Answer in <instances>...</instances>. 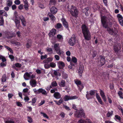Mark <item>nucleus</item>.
<instances>
[{
  "instance_id": "obj_1",
  "label": "nucleus",
  "mask_w": 123,
  "mask_h": 123,
  "mask_svg": "<svg viewBox=\"0 0 123 123\" xmlns=\"http://www.w3.org/2000/svg\"><path fill=\"white\" fill-rule=\"evenodd\" d=\"M112 18L113 17H107L105 16H101V21L103 27L107 29V31H108L110 34L119 38L120 37V36L118 35L116 32L114 31L113 29L108 27V24L110 25H112Z\"/></svg>"
},
{
  "instance_id": "obj_2",
  "label": "nucleus",
  "mask_w": 123,
  "mask_h": 123,
  "mask_svg": "<svg viewBox=\"0 0 123 123\" xmlns=\"http://www.w3.org/2000/svg\"><path fill=\"white\" fill-rule=\"evenodd\" d=\"M81 29L85 39L87 41L91 40V33L88 27L86 25L83 24L81 25Z\"/></svg>"
},
{
  "instance_id": "obj_3",
  "label": "nucleus",
  "mask_w": 123,
  "mask_h": 123,
  "mask_svg": "<svg viewBox=\"0 0 123 123\" xmlns=\"http://www.w3.org/2000/svg\"><path fill=\"white\" fill-rule=\"evenodd\" d=\"M67 8L68 11L70 12L72 16L75 18L78 17L79 11L76 7L73 5L71 6L68 5Z\"/></svg>"
},
{
  "instance_id": "obj_4",
  "label": "nucleus",
  "mask_w": 123,
  "mask_h": 123,
  "mask_svg": "<svg viewBox=\"0 0 123 123\" xmlns=\"http://www.w3.org/2000/svg\"><path fill=\"white\" fill-rule=\"evenodd\" d=\"M77 41L75 34H74L69 39L68 43L70 45L73 46L75 44Z\"/></svg>"
},
{
  "instance_id": "obj_5",
  "label": "nucleus",
  "mask_w": 123,
  "mask_h": 123,
  "mask_svg": "<svg viewBox=\"0 0 123 123\" xmlns=\"http://www.w3.org/2000/svg\"><path fill=\"white\" fill-rule=\"evenodd\" d=\"M75 116L78 118H81L82 117L85 116V114L83 109L79 110L76 111L75 114Z\"/></svg>"
},
{
  "instance_id": "obj_6",
  "label": "nucleus",
  "mask_w": 123,
  "mask_h": 123,
  "mask_svg": "<svg viewBox=\"0 0 123 123\" xmlns=\"http://www.w3.org/2000/svg\"><path fill=\"white\" fill-rule=\"evenodd\" d=\"M96 91L94 90H92L90 91V93L88 91L86 92V97L88 100L91 98L92 97L91 96L94 95Z\"/></svg>"
},
{
  "instance_id": "obj_7",
  "label": "nucleus",
  "mask_w": 123,
  "mask_h": 123,
  "mask_svg": "<svg viewBox=\"0 0 123 123\" xmlns=\"http://www.w3.org/2000/svg\"><path fill=\"white\" fill-rule=\"evenodd\" d=\"M113 49L115 52L117 53L121 48V44L120 43L115 44L113 46Z\"/></svg>"
},
{
  "instance_id": "obj_8",
  "label": "nucleus",
  "mask_w": 123,
  "mask_h": 123,
  "mask_svg": "<svg viewBox=\"0 0 123 123\" xmlns=\"http://www.w3.org/2000/svg\"><path fill=\"white\" fill-rule=\"evenodd\" d=\"M100 59L99 61L98 62L99 66L101 67L103 66L105 62V57L102 55L100 56Z\"/></svg>"
},
{
  "instance_id": "obj_9",
  "label": "nucleus",
  "mask_w": 123,
  "mask_h": 123,
  "mask_svg": "<svg viewBox=\"0 0 123 123\" xmlns=\"http://www.w3.org/2000/svg\"><path fill=\"white\" fill-rule=\"evenodd\" d=\"M78 98V97L76 96H70L67 95H66L64 97L63 99L64 101H67L70 100L76 99Z\"/></svg>"
},
{
  "instance_id": "obj_10",
  "label": "nucleus",
  "mask_w": 123,
  "mask_h": 123,
  "mask_svg": "<svg viewBox=\"0 0 123 123\" xmlns=\"http://www.w3.org/2000/svg\"><path fill=\"white\" fill-rule=\"evenodd\" d=\"M61 20L62 22L63 26L68 30L69 31V25L65 19V18H62L61 19Z\"/></svg>"
},
{
  "instance_id": "obj_11",
  "label": "nucleus",
  "mask_w": 123,
  "mask_h": 123,
  "mask_svg": "<svg viewBox=\"0 0 123 123\" xmlns=\"http://www.w3.org/2000/svg\"><path fill=\"white\" fill-rule=\"evenodd\" d=\"M117 17L120 24L123 27V18L122 16L120 14H117Z\"/></svg>"
},
{
  "instance_id": "obj_12",
  "label": "nucleus",
  "mask_w": 123,
  "mask_h": 123,
  "mask_svg": "<svg viewBox=\"0 0 123 123\" xmlns=\"http://www.w3.org/2000/svg\"><path fill=\"white\" fill-rule=\"evenodd\" d=\"M99 92L101 96L105 102L106 101V98L105 93L101 89H100Z\"/></svg>"
},
{
  "instance_id": "obj_13",
  "label": "nucleus",
  "mask_w": 123,
  "mask_h": 123,
  "mask_svg": "<svg viewBox=\"0 0 123 123\" xmlns=\"http://www.w3.org/2000/svg\"><path fill=\"white\" fill-rule=\"evenodd\" d=\"M30 83L32 87H35L37 84L36 81L34 79H31L30 81Z\"/></svg>"
},
{
  "instance_id": "obj_14",
  "label": "nucleus",
  "mask_w": 123,
  "mask_h": 123,
  "mask_svg": "<svg viewBox=\"0 0 123 123\" xmlns=\"http://www.w3.org/2000/svg\"><path fill=\"white\" fill-rule=\"evenodd\" d=\"M6 37L8 39H10L15 36V34L13 33H11L7 32L6 34Z\"/></svg>"
},
{
  "instance_id": "obj_15",
  "label": "nucleus",
  "mask_w": 123,
  "mask_h": 123,
  "mask_svg": "<svg viewBox=\"0 0 123 123\" xmlns=\"http://www.w3.org/2000/svg\"><path fill=\"white\" fill-rule=\"evenodd\" d=\"M56 30L55 29H52L49 32V35L50 37H53L56 33Z\"/></svg>"
},
{
  "instance_id": "obj_16",
  "label": "nucleus",
  "mask_w": 123,
  "mask_h": 123,
  "mask_svg": "<svg viewBox=\"0 0 123 123\" xmlns=\"http://www.w3.org/2000/svg\"><path fill=\"white\" fill-rule=\"evenodd\" d=\"M16 18L14 20V22L15 23L16 26L17 28L18 29L20 25V21L19 20H18L17 19V16L16 15H15Z\"/></svg>"
},
{
  "instance_id": "obj_17",
  "label": "nucleus",
  "mask_w": 123,
  "mask_h": 123,
  "mask_svg": "<svg viewBox=\"0 0 123 123\" xmlns=\"http://www.w3.org/2000/svg\"><path fill=\"white\" fill-rule=\"evenodd\" d=\"M39 94L40 93H41L44 95L47 96V93L46 91L44 89L42 88H40L38 89Z\"/></svg>"
},
{
  "instance_id": "obj_18",
  "label": "nucleus",
  "mask_w": 123,
  "mask_h": 123,
  "mask_svg": "<svg viewBox=\"0 0 123 123\" xmlns=\"http://www.w3.org/2000/svg\"><path fill=\"white\" fill-rule=\"evenodd\" d=\"M20 19L21 20L22 24L24 26H26V20L23 16L21 15L20 17Z\"/></svg>"
},
{
  "instance_id": "obj_19",
  "label": "nucleus",
  "mask_w": 123,
  "mask_h": 123,
  "mask_svg": "<svg viewBox=\"0 0 123 123\" xmlns=\"http://www.w3.org/2000/svg\"><path fill=\"white\" fill-rule=\"evenodd\" d=\"M58 68L60 69H62L65 66L64 63L62 62L59 61L58 62Z\"/></svg>"
},
{
  "instance_id": "obj_20",
  "label": "nucleus",
  "mask_w": 123,
  "mask_h": 123,
  "mask_svg": "<svg viewBox=\"0 0 123 123\" xmlns=\"http://www.w3.org/2000/svg\"><path fill=\"white\" fill-rule=\"evenodd\" d=\"M96 98L99 103L102 105H103L104 103L102 100L101 98L99 96L97 93H96Z\"/></svg>"
},
{
  "instance_id": "obj_21",
  "label": "nucleus",
  "mask_w": 123,
  "mask_h": 123,
  "mask_svg": "<svg viewBox=\"0 0 123 123\" xmlns=\"http://www.w3.org/2000/svg\"><path fill=\"white\" fill-rule=\"evenodd\" d=\"M50 12L53 14H55L57 11V9L55 6H53L50 8Z\"/></svg>"
},
{
  "instance_id": "obj_22",
  "label": "nucleus",
  "mask_w": 123,
  "mask_h": 123,
  "mask_svg": "<svg viewBox=\"0 0 123 123\" xmlns=\"http://www.w3.org/2000/svg\"><path fill=\"white\" fill-rule=\"evenodd\" d=\"M31 73H32L31 72H30L29 73H28L27 72L25 73L24 75V77L25 79L26 80H28V79L27 78V77L28 78H30L31 76L30 74H31Z\"/></svg>"
},
{
  "instance_id": "obj_23",
  "label": "nucleus",
  "mask_w": 123,
  "mask_h": 123,
  "mask_svg": "<svg viewBox=\"0 0 123 123\" xmlns=\"http://www.w3.org/2000/svg\"><path fill=\"white\" fill-rule=\"evenodd\" d=\"M53 96L56 99H59L61 98V96L60 93L58 92H55Z\"/></svg>"
},
{
  "instance_id": "obj_24",
  "label": "nucleus",
  "mask_w": 123,
  "mask_h": 123,
  "mask_svg": "<svg viewBox=\"0 0 123 123\" xmlns=\"http://www.w3.org/2000/svg\"><path fill=\"white\" fill-rule=\"evenodd\" d=\"M89 10V7H87L85 8L84 9H82V11L83 13H85L86 16H87L88 15V11Z\"/></svg>"
},
{
  "instance_id": "obj_25",
  "label": "nucleus",
  "mask_w": 123,
  "mask_h": 123,
  "mask_svg": "<svg viewBox=\"0 0 123 123\" xmlns=\"http://www.w3.org/2000/svg\"><path fill=\"white\" fill-rule=\"evenodd\" d=\"M59 85L60 87H64L66 85L65 81V80H62L59 83Z\"/></svg>"
},
{
  "instance_id": "obj_26",
  "label": "nucleus",
  "mask_w": 123,
  "mask_h": 123,
  "mask_svg": "<svg viewBox=\"0 0 123 123\" xmlns=\"http://www.w3.org/2000/svg\"><path fill=\"white\" fill-rule=\"evenodd\" d=\"M0 15H3V16H5L6 17L8 16L7 12L3 10H0Z\"/></svg>"
},
{
  "instance_id": "obj_27",
  "label": "nucleus",
  "mask_w": 123,
  "mask_h": 123,
  "mask_svg": "<svg viewBox=\"0 0 123 123\" xmlns=\"http://www.w3.org/2000/svg\"><path fill=\"white\" fill-rule=\"evenodd\" d=\"M48 15L52 20L53 21L55 20V17L52 14L49 13L48 14Z\"/></svg>"
},
{
  "instance_id": "obj_28",
  "label": "nucleus",
  "mask_w": 123,
  "mask_h": 123,
  "mask_svg": "<svg viewBox=\"0 0 123 123\" xmlns=\"http://www.w3.org/2000/svg\"><path fill=\"white\" fill-rule=\"evenodd\" d=\"M54 101L55 103L56 104L58 105H60V104H62L63 102L62 99L61 98L58 101H57L56 100H54Z\"/></svg>"
},
{
  "instance_id": "obj_29",
  "label": "nucleus",
  "mask_w": 123,
  "mask_h": 123,
  "mask_svg": "<svg viewBox=\"0 0 123 123\" xmlns=\"http://www.w3.org/2000/svg\"><path fill=\"white\" fill-rule=\"evenodd\" d=\"M24 4V6L25 9L26 11L28 10H29V7L28 2L27 3L26 2Z\"/></svg>"
},
{
  "instance_id": "obj_30",
  "label": "nucleus",
  "mask_w": 123,
  "mask_h": 123,
  "mask_svg": "<svg viewBox=\"0 0 123 123\" xmlns=\"http://www.w3.org/2000/svg\"><path fill=\"white\" fill-rule=\"evenodd\" d=\"M59 44L58 43H55V44L54 46V48L55 50L56 51H58L59 49Z\"/></svg>"
},
{
  "instance_id": "obj_31",
  "label": "nucleus",
  "mask_w": 123,
  "mask_h": 123,
  "mask_svg": "<svg viewBox=\"0 0 123 123\" xmlns=\"http://www.w3.org/2000/svg\"><path fill=\"white\" fill-rule=\"evenodd\" d=\"M113 111H112L111 112L108 111L106 115L107 117L109 118L113 114Z\"/></svg>"
},
{
  "instance_id": "obj_32",
  "label": "nucleus",
  "mask_w": 123,
  "mask_h": 123,
  "mask_svg": "<svg viewBox=\"0 0 123 123\" xmlns=\"http://www.w3.org/2000/svg\"><path fill=\"white\" fill-rule=\"evenodd\" d=\"M84 70V68L83 67H82L81 66V67H80L79 68L78 70V72L79 74H81L83 72V71Z\"/></svg>"
},
{
  "instance_id": "obj_33",
  "label": "nucleus",
  "mask_w": 123,
  "mask_h": 123,
  "mask_svg": "<svg viewBox=\"0 0 123 123\" xmlns=\"http://www.w3.org/2000/svg\"><path fill=\"white\" fill-rule=\"evenodd\" d=\"M0 60H1L3 62H5L6 61V60L5 57L1 55H0Z\"/></svg>"
},
{
  "instance_id": "obj_34",
  "label": "nucleus",
  "mask_w": 123,
  "mask_h": 123,
  "mask_svg": "<svg viewBox=\"0 0 123 123\" xmlns=\"http://www.w3.org/2000/svg\"><path fill=\"white\" fill-rule=\"evenodd\" d=\"M71 61L74 63H76L77 62V59L74 56L72 57Z\"/></svg>"
},
{
  "instance_id": "obj_35",
  "label": "nucleus",
  "mask_w": 123,
  "mask_h": 123,
  "mask_svg": "<svg viewBox=\"0 0 123 123\" xmlns=\"http://www.w3.org/2000/svg\"><path fill=\"white\" fill-rule=\"evenodd\" d=\"M7 64V62H2L0 64V66L1 68L6 67Z\"/></svg>"
},
{
  "instance_id": "obj_36",
  "label": "nucleus",
  "mask_w": 123,
  "mask_h": 123,
  "mask_svg": "<svg viewBox=\"0 0 123 123\" xmlns=\"http://www.w3.org/2000/svg\"><path fill=\"white\" fill-rule=\"evenodd\" d=\"M54 74L56 76H60L61 74L59 72H57L56 70H54Z\"/></svg>"
},
{
  "instance_id": "obj_37",
  "label": "nucleus",
  "mask_w": 123,
  "mask_h": 123,
  "mask_svg": "<svg viewBox=\"0 0 123 123\" xmlns=\"http://www.w3.org/2000/svg\"><path fill=\"white\" fill-rule=\"evenodd\" d=\"M62 27V25L60 23H57V24L55 28L57 29H59Z\"/></svg>"
},
{
  "instance_id": "obj_38",
  "label": "nucleus",
  "mask_w": 123,
  "mask_h": 123,
  "mask_svg": "<svg viewBox=\"0 0 123 123\" xmlns=\"http://www.w3.org/2000/svg\"><path fill=\"white\" fill-rule=\"evenodd\" d=\"M97 54V52L95 50H93L92 53V57L93 58H94L96 56Z\"/></svg>"
},
{
  "instance_id": "obj_39",
  "label": "nucleus",
  "mask_w": 123,
  "mask_h": 123,
  "mask_svg": "<svg viewBox=\"0 0 123 123\" xmlns=\"http://www.w3.org/2000/svg\"><path fill=\"white\" fill-rule=\"evenodd\" d=\"M79 88V89L80 92H81L82 89H83L84 86L83 84H81V85H80L78 86Z\"/></svg>"
},
{
  "instance_id": "obj_40",
  "label": "nucleus",
  "mask_w": 123,
  "mask_h": 123,
  "mask_svg": "<svg viewBox=\"0 0 123 123\" xmlns=\"http://www.w3.org/2000/svg\"><path fill=\"white\" fill-rule=\"evenodd\" d=\"M118 94L121 98H123V93L121 91H118Z\"/></svg>"
},
{
  "instance_id": "obj_41",
  "label": "nucleus",
  "mask_w": 123,
  "mask_h": 123,
  "mask_svg": "<svg viewBox=\"0 0 123 123\" xmlns=\"http://www.w3.org/2000/svg\"><path fill=\"white\" fill-rule=\"evenodd\" d=\"M50 67L53 68H55V67L56 65L55 63L53 62H51L50 63Z\"/></svg>"
},
{
  "instance_id": "obj_42",
  "label": "nucleus",
  "mask_w": 123,
  "mask_h": 123,
  "mask_svg": "<svg viewBox=\"0 0 123 123\" xmlns=\"http://www.w3.org/2000/svg\"><path fill=\"white\" fill-rule=\"evenodd\" d=\"M75 82V84L77 85V86H78L80 85H81V84H82L81 81L79 80H76Z\"/></svg>"
},
{
  "instance_id": "obj_43",
  "label": "nucleus",
  "mask_w": 123,
  "mask_h": 123,
  "mask_svg": "<svg viewBox=\"0 0 123 123\" xmlns=\"http://www.w3.org/2000/svg\"><path fill=\"white\" fill-rule=\"evenodd\" d=\"M115 120H118L119 121H120L121 120V117L118 115H116L115 116Z\"/></svg>"
},
{
  "instance_id": "obj_44",
  "label": "nucleus",
  "mask_w": 123,
  "mask_h": 123,
  "mask_svg": "<svg viewBox=\"0 0 123 123\" xmlns=\"http://www.w3.org/2000/svg\"><path fill=\"white\" fill-rule=\"evenodd\" d=\"M5 48L7 49L11 53H13V51L12 49L10 48H9L8 46H5Z\"/></svg>"
},
{
  "instance_id": "obj_45",
  "label": "nucleus",
  "mask_w": 123,
  "mask_h": 123,
  "mask_svg": "<svg viewBox=\"0 0 123 123\" xmlns=\"http://www.w3.org/2000/svg\"><path fill=\"white\" fill-rule=\"evenodd\" d=\"M57 38L58 39L60 40L63 39V36L60 34H58L57 35Z\"/></svg>"
},
{
  "instance_id": "obj_46",
  "label": "nucleus",
  "mask_w": 123,
  "mask_h": 123,
  "mask_svg": "<svg viewBox=\"0 0 123 123\" xmlns=\"http://www.w3.org/2000/svg\"><path fill=\"white\" fill-rule=\"evenodd\" d=\"M52 86H56L57 85V84L56 82L55 81L53 82L51 84Z\"/></svg>"
},
{
  "instance_id": "obj_47",
  "label": "nucleus",
  "mask_w": 123,
  "mask_h": 123,
  "mask_svg": "<svg viewBox=\"0 0 123 123\" xmlns=\"http://www.w3.org/2000/svg\"><path fill=\"white\" fill-rule=\"evenodd\" d=\"M62 78L64 79H66L68 77V75L64 73L62 75Z\"/></svg>"
},
{
  "instance_id": "obj_48",
  "label": "nucleus",
  "mask_w": 123,
  "mask_h": 123,
  "mask_svg": "<svg viewBox=\"0 0 123 123\" xmlns=\"http://www.w3.org/2000/svg\"><path fill=\"white\" fill-rule=\"evenodd\" d=\"M11 43L12 44H15L16 45H19L20 44V43L18 42H15V41H12L11 42Z\"/></svg>"
},
{
  "instance_id": "obj_49",
  "label": "nucleus",
  "mask_w": 123,
  "mask_h": 123,
  "mask_svg": "<svg viewBox=\"0 0 123 123\" xmlns=\"http://www.w3.org/2000/svg\"><path fill=\"white\" fill-rule=\"evenodd\" d=\"M12 4V2L11 1H7L6 2V4L7 6L9 7L11 6Z\"/></svg>"
},
{
  "instance_id": "obj_50",
  "label": "nucleus",
  "mask_w": 123,
  "mask_h": 123,
  "mask_svg": "<svg viewBox=\"0 0 123 123\" xmlns=\"http://www.w3.org/2000/svg\"><path fill=\"white\" fill-rule=\"evenodd\" d=\"M24 5L23 4H21L18 6V9L20 10H22L23 9Z\"/></svg>"
},
{
  "instance_id": "obj_51",
  "label": "nucleus",
  "mask_w": 123,
  "mask_h": 123,
  "mask_svg": "<svg viewBox=\"0 0 123 123\" xmlns=\"http://www.w3.org/2000/svg\"><path fill=\"white\" fill-rule=\"evenodd\" d=\"M28 119V121L29 123H31L32 122V119L30 117H27Z\"/></svg>"
},
{
  "instance_id": "obj_52",
  "label": "nucleus",
  "mask_w": 123,
  "mask_h": 123,
  "mask_svg": "<svg viewBox=\"0 0 123 123\" xmlns=\"http://www.w3.org/2000/svg\"><path fill=\"white\" fill-rule=\"evenodd\" d=\"M6 80V76H4L2 77L1 78V81L2 82H4Z\"/></svg>"
},
{
  "instance_id": "obj_53",
  "label": "nucleus",
  "mask_w": 123,
  "mask_h": 123,
  "mask_svg": "<svg viewBox=\"0 0 123 123\" xmlns=\"http://www.w3.org/2000/svg\"><path fill=\"white\" fill-rule=\"evenodd\" d=\"M47 55H42L41 56V60H43L47 58Z\"/></svg>"
},
{
  "instance_id": "obj_54",
  "label": "nucleus",
  "mask_w": 123,
  "mask_h": 123,
  "mask_svg": "<svg viewBox=\"0 0 123 123\" xmlns=\"http://www.w3.org/2000/svg\"><path fill=\"white\" fill-rule=\"evenodd\" d=\"M15 65L16 67L18 68H20L22 66V65L21 64L18 63L15 64Z\"/></svg>"
},
{
  "instance_id": "obj_55",
  "label": "nucleus",
  "mask_w": 123,
  "mask_h": 123,
  "mask_svg": "<svg viewBox=\"0 0 123 123\" xmlns=\"http://www.w3.org/2000/svg\"><path fill=\"white\" fill-rule=\"evenodd\" d=\"M60 116L62 118H64L65 117V114L64 112H62L60 114Z\"/></svg>"
},
{
  "instance_id": "obj_56",
  "label": "nucleus",
  "mask_w": 123,
  "mask_h": 123,
  "mask_svg": "<svg viewBox=\"0 0 123 123\" xmlns=\"http://www.w3.org/2000/svg\"><path fill=\"white\" fill-rule=\"evenodd\" d=\"M41 114H42L43 115V116L44 117H45L47 119L49 118L48 117V116L47 115L46 113H44L43 112H41Z\"/></svg>"
},
{
  "instance_id": "obj_57",
  "label": "nucleus",
  "mask_w": 123,
  "mask_h": 123,
  "mask_svg": "<svg viewBox=\"0 0 123 123\" xmlns=\"http://www.w3.org/2000/svg\"><path fill=\"white\" fill-rule=\"evenodd\" d=\"M44 68L45 69H48L50 68V65L48 64H46L44 65Z\"/></svg>"
},
{
  "instance_id": "obj_58",
  "label": "nucleus",
  "mask_w": 123,
  "mask_h": 123,
  "mask_svg": "<svg viewBox=\"0 0 123 123\" xmlns=\"http://www.w3.org/2000/svg\"><path fill=\"white\" fill-rule=\"evenodd\" d=\"M14 2L17 5H18L20 3V1L19 0H16L14 1Z\"/></svg>"
},
{
  "instance_id": "obj_59",
  "label": "nucleus",
  "mask_w": 123,
  "mask_h": 123,
  "mask_svg": "<svg viewBox=\"0 0 123 123\" xmlns=\"http://www.w3.org/2000/svg\"><path fill=\"white\" fill-rule=\"evenodd\" d=\"M5 123H15V122L14 121L7 120L5 122Z\"/></svg>"
},
{
  "instance_id": "obj_60",
  "label": "nucleus",
  "mask_w": 123,
  "mask_h": 123,
  "mask_svg": "<svg viewBox=\"0 0 123 123\" xmlns=\"http://www.w3.org/2000/svg\"><path fill=\"white\" fill-rule=\"evenodd\" d=\"M63 106L65 108V109L68 111H70L71 109H70L69 107L67 105H63Z\"/></svg>"
},
{
  "instance_id": "obj_61",
  "label": "nucleus",
  "mask_w": 123,
  "mask_h": 123,
  "mask_svg": "<svg viewBox=\"0 0 123 123\" xmlns=\"http://www.w3.org/2000/svg\"><path fill=\"white\" fill-rule=\"evenodd\" d=\"M24 100L25 101L28 102L30 100V98L28 96H26L24 98Z\"/></svg>"
},
{
  "instance_id": "obj_62",
  "label": "nucleus",
  "mask_w": 123,
  "mask_h": 123,
  "mask_svg": "<svg viewBox=\"0 0 123 123\" xmlns=\"http://www.w3.org/2000/svg\"><path fill=\"white\" fill-rule=\"evenodd\" d=\"M9 57L12 61H13L14 60V57L13 55H9Z\"/></svg>"
},
{
  "instance_id": "obj_63",
  "label": "nucleus",
  "mask_w": 123,
  "mask_h": 123,
  "mask_svg": "<svg viewBox=\"0 0 123 123\" xmlns=\"http://www.w3.org/2000/svg\"><path fill=\"white\" fill-rule=\"evenodd\" d=\"M37 100V99L35 98H33L32 100V104H34L35 103L36 101Z\"/></svg>"
},
{
  "instance_id": "obj_64",
  "label": "nucleus",
  "mask_w": 123,
  "mask_h": 123,
  "mask_svg": "<svg viewBox=\"0 0 123 123\" xmlns=\"http://www.w3.org/2000/svg\"><path fill=\"white\" fill-rule=\"evenodd\" d=\"M56 52L57 54H58L59 55H60L62 53H64V52L63 51H62L61 50H59L58 51H56Z\"/></svg>"
}]
</instances>
